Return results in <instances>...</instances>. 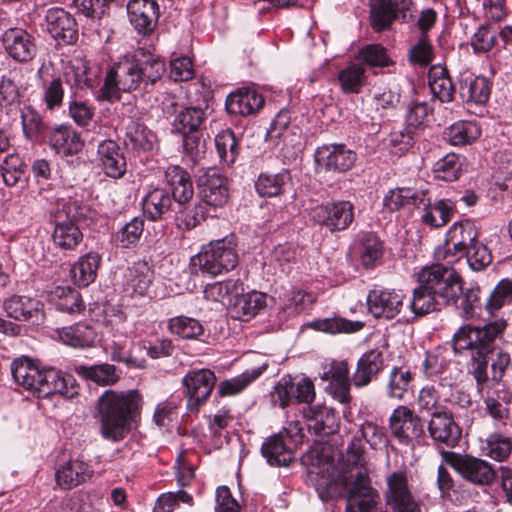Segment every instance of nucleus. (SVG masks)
<instances>
[{
  "mask_svg": "<svg viewBox=\"0 0 512 512\" xmlns=\"http://www.w3.org/2000/svg\"><path fill=\"white\" fill-rule=\"evenodd\" d=\"M52 239L57 247L63 250H74L83 241V233L76 223L56 221Z\"/></svg>",
  "mask_w": 512,
  "mask_h": 512,
  "instance_id": "nucleus-49",
  "label": "nucleus"
},
{
  "mask_svg": "<svg viewBox=\"0 0 512 512\" xmlns=\"http://www.w3.org/2000/svg\"><path fill=\"white\" fill-rule=\"evenodd\" d=\"M427 429L433 441L447 447L457 446L461 438V430L448 410L432 414Z\"/></svg>",
  "mask_w": 512,
  "mask_h": 512,
  "instance_id": "nucleus-20",
  "label": "nucleus"
},
{
  "mask_svg": "<svg viewBox=\"0 0 512 512\" xmlns=\"http://www.w3.org/2000/svg\"><path fill=\"white\" fill-rule=\"evenodd\" d=\"M462 160L461 156L448 153L434 164L435 178L447 182L457 180L462 172Z\"/></svg>",
  "mask_w": 512,
  "mask_h": 512,
  "instance_id": "nucleus-61",
  "label": "nucleus"
},
{
  "mask_svg": "<svg viewBox=\"0 0 512 512\" xmlns=\"http://www.w3.org/2000/svg\"><path fill=\"white\" fill-rule=\"evenodd\" d=\"M217 378L210 369L190 370L182 379L184 395L187 398V409L197 413L203 406L215 387Z\"/></svg>",
  "mask_w": 512,
  "mask_h": 512,
  "instance_id": "nucleus-8",
  "label": "nucleus"
},
{
  "mask_svg": "<svg viewBox=\"0 0 512 512\" xmlns=\"http://www.w3.org/2000/svg\"><path fill=\"white\" fill-rule=\"evenodd\" d=\"M290 181L291 174L287 169L275 174L262 172L255 181V189L261 197H276L283 194L285 185Z\"/></svg>",
  "mask_w": 512,
  "mask_h": 512,
  "instance_id": "nucleus-41",
  "label": "nucleus"
},
{
  "mask_svg": "<svg viewBox=\"0 0 512 512\" xmlns=\"http://www.w3.org/2000/svg\"><path fill=\"white\" fill-rule=\"evenodd\" d=\"M307 419V428L315 435H330L336 431V417L333 411L326 407H319L317 409L308 408L304 412Z\"/></svg>",
  "mask_w": 512,
  "mask_h": 512,
  "instance_id": "nucleus-42",
  "label": "nucleus"
},
{
  "mask_svg": "<svg viewBox=\"0 0 512 512\" xmlns=\"http://www.w3.org/2000/svg\"><path fill=\"white\" fill-rule=\"evenodd\" d=\"M428 85L434 98L442 103L454 100L455 87L448 70L442 65H433L428 71Z\"/></svg>",
  "mask_w": 512,
  "mask_h": 512,
  "instance_id": "nucleus-35",
  "label": "nucleus"
},
{
  "mask_svg": "<svg viewBox=\"0 0 512 512\" xmlns=\"http://www.w3.org/2000/svg\"><path fill=\"white\" fill-rule=\"evenodd\" d=\"M384 254V243L374 232L359 234V258L365 269L375 268Z\"/></svg>",
  "mask_w": 512,
  "mask_h": 512,
  "instance_id": "nucleus-36",
  "label": "nucleus"
},
{
  "mask_svg": "<svg viewBox=\"0 0 512 512\" xmlns=\"http://www.w3.org/2000/svg\"><path fill=\"white\" fill-rule=\"evenodd\" d=\"M4 50L15 62L27 64L38 54L36 37L22 28H9L2 36Z\"/></svg>",
  "mask_w": 512,
  "mask_h": 512,
  "instance_id": "nucleus-13",
  "label": "nucleus"
},
{
  "mask_svg": "<svg viewBox=\"0 0 512 512\" xmlns=\"http://www.w3.org/2000/svg\"><path fill=\"white\" fill-rule=\"evenodd\" d=\"M512 301V280L502 279L490 292L485 300L484 311L494 317L508 303Z\"/></svg>",
  "mask_w": 512,
  "mask_h": 512,
  "instance_id": "nucleus-57",
  "label": "nucleus"
},
{
  "mask_svg": "<svg viewBox=\"0 0 512 512\" xmlns=\"http://www.w3.org/2000/svg\"><path fill=\"white\" fill-rule=\"evenodd\" d=\"M102 262V256L95 251H90L73 264L71 275L75 285L79 287H87L93 283L98 274Z\"/></svg>",
  "mask_w": 512,
  "mask_h": 512,
  "instance_id": "nucleus-34",
  "label": "nucleus"
},
{
  "mask_svg": "<svg viewBox=\"0 0 512 512\" xmlns=\"http://www.w3.org/2000/svg\"><path fill=\"white\" fill-rule=\"evenodd\" d=\"M41 370L27 357L15 359L11 363V374L14 381L32 392L35 390Z\"/></svg>",
  "mask_w": 512,
  "mask_h": 512,
  "instance_id": "nucleus-47",
  "label": "nucleus"
},
{
  "mask_svg": "<svg viewBox=\"0 0 512 512\" xmlns=\"http://www.w3.org/2000/svg\"><path fill=\"white\" fill-rule=\"evenodd\" d=\"M21 124L26 139L38 142L48 136V126L42 115L31 105L21 109Z\"/></svg>",
  "mask_w": 512,
  "mask_h": 512,
  "instance_id": "nucleus-40",
  "label": "nucleus"
},
{
  "mask_svg": "<svg viewBox=\"0 0 512 512\" xmlns=\"http://www.w3.org/2000/svg\"><path fill=\"white\" fill-rule=\"evenodd\" d=\"M389 429L392 437L400 444L410 445L419 442L425 435L422 419L406 406H398L389 417Z\"/></svg>",
  "mask_w": 512,
  "mask_h": 512,
  "instance_id": "nucleus-9",
  "label": "nucleus"
},
{
  "mask_svg": "<svg viewBox=\"0 0 512 512\" xmlns=\"http://www.w3.org/2000/svg\"><path fill=\"white\" fill-rule=\"evenodd\" d=\"M264 105L263 96L253 88L242 87L231 92L225 107L229 114L249 116L257 113Z\"/></svg>",
  "mask_w": 512,
  "mask_h": 512,
  "instance_id": "nucleus-24",
  "label": "nucleus"
},
{
  "mask_svg": "<svg viewBox=\"0 0 512 512\" xmlns=\"http://www.w3.org/2000/svg\"><path fill=\"white\" fill-rule=\"evenodd\" d=\"M215 146L223 165L231 166L235 163L240 154V146L232 130L219 132L215 137Z\"/></svg>",
  "mask_w": 512,
  "mask_h": 512,
  "instance_id": "nucleus-53",
  "label": "nucleus"
},
{
  "mask_svg": "<svg viewBox=\"0 0 512 512\" xmlns=\"http://www.w3.org/2000/svg\"><path fill=\"white\" fill-rule=\"evenodd\" d=\"M58 335L65 345L74 348L89 347L95 340L93 328L86 323H77L69 327H64L58 331Z\"/></svg>",
  "mask_w": 512,
  "mask_h": 512,
  "instance_id": "nucleus-50",
  "label": "nucleus"
},
{
  "mask_svg": "<svg viewBox=\"0 0 512 512\" xmlns=\"http://www.w3.org/2000/svg\"><path fill=\"white\" fill-rule=\"evenodd\" d=\"M478 238L479 230L473 221L456 222L447 231L445 246L437 249L436 257L452 264L464 257L467 249L479 241Z\"/></svg>",
  "mask_w": 512,
  "mask_h": 512,
  "instance_id": "nucleus-6",
  "label": "nucleus"
},
{
  "mask_svg": "<svg viewBox=\"0 0 512 512\" xmlns=\"http://www.w3.org/2000/svg\"><path fill=\"white\" fill-rule=\"evenodd\" d=\"M206 121V112L200 107H185L180 110L173 122L172 129L181 136L197 134Z\"/></svg>",
  "mask_w": 512,
  "mask_h": 512,
  "instance_id": "nucleus-37",
  "label": "nucleus"
},
{
  "mask_svg": "<svg viewBox=\"0 0 512 512\" xmlns=\"http://www.w3.org/2000/svg\"><path fill=\"white\" fill-rule=\"evenodd\" d=\"M46 30L58 44L70 45L78 39V25L75 18L60 7L46 11Z\"/></svg>",
  "mask_w": 512,
  "mask_h": 512,
  "instance_id": "nucleus-16",
  "label": "nucleus"
},
{
  "mask_svg": "<svg viewBox=\"0 0 512 512\" xmlns=\"http://www.w3.org/2000/svg\"><path fill=\"white\" fill-rule=\"evenodd\" d=\"M142 403V396L137 390H106L96 405L102 437L113 442L123 440L132 421L140 413Z\"/></svg>",
  "mask_w": 512,
  "mask_h": 512,
  "instance_id": "nucleus-4",
  "label": "nucleus"
},
{
  "mask_svg": "<svg viewBox=\"0 0 512 512\" xmlns=\"http://www.w3.org/2000/svg\"><path fill=\"white\" fill-rule=\"evenodd\" d=\"M460 304L458 308L461 311L462 317L465 319H471L479 316L481 311L484 310V304L481 301V289L479 286H472L464 290L459 294Z\"/></svg>",
  "mask_w": 512,
  "mask_h": 512,
  "instance_id": "nucleus-63",
  "label": "nucleus"
},
{
  "mask_svg": "<svg viewBox=\"0 0 512 512\" xmlns=\"http://www.w3.org/2000/svg\"><path fill=\"white\" fill-rule=\"evenodd\" d=\"M418 282L410 307L419 316L438 311L448 304H456L462 292L461 276L452 267L442 264L422 268Z\"/></svg>",
  "mask_w": 512,
  "mask_h": 512,
  "instance_id": "nucleus-3",
  "label": "nucleus"
},
{
  "mask_svg": "<svg viewBox=\"0 0 512 512\" xmlns=\"http://www.w3.org/2000/svg\"><path fill=\"white\" fill-rule=\"evenodd\" d=\"M26 164L18 153H7L0 161L3 182L8 187L17 185L25 175Z\"/></svg>",
  "mask_w": 512,
  "mask_h": 512,
  "instance_id": "nucleus-55",
  "label": "nucleus"
},
{
  "mask_svg": "<svg viewBox=\"0 0 512 512\" xmlns=\"http://www.w3.org/2000/svg\"><path fill=\"white\" fill-rule=\"evenodd\" d=\"M55 307L58 311L75 314L84 309V304L78 290L72 287H57L54 291Z\"/></svg>",
  "mask_w": 512,
  "mask_h": 512,
  "instance_id": "nucleus-62",
  "label": "nucleus"
},
{
  "mask_svg": "<svg viewBox=\"0 0 512 512\" xmlns=\"http://www.w3.org/2000/svg\"><path fill=\"white\" fill-rule=\"evenodd\" d=\"M156 135L144 124L132 121L126 127L124 143L135 151H150L153 149Z\"/></svg>",
  "mask_w": 512,
  "mask_h": 512,
  "instance_id": "nucleus-46",
  "label": "nucleus"
},
{
  "mask_svg": "<svg viewBox=\"0 0 512 512\" xmlns=\"http://www.w3.org/2000/svg\"><path fill=\"white\" fill-rule=\"evenodd\" d=\"M127 15L137 33L148 36L157 26L159 5L156 0H129Z\"/></svg>",
  "mask_w": 512,
  "mask_h": 512,
  "instance_id": "nucleus-19",
  "label": "nucleus"
},
{
  "mask_svg": "<svg viewBox=\"0 0 512 512\" xmlns=\"http://www.w3.org/2000/svg\"><path fill=\"white\" fill-rule=\"evenodd\" d=\"M315 162L326 171L343 173L350 170L356 154L344 144H328L318 147L314 154Z\"/></svg>",
  "mask_w": 512,
  "mask_h": 512,
  "instance_id": "nucleus-18",
  "label": "nucleus"
},
{
  "mask_svg": "<svg viewBox=\"0 0 512 512\" xmlns=\"http://www.w3.org/2000/svg\"><path fill=\"white\" fill-rule=\"evenodd\" d=\"M78 385L71 374L64 373L55 368L41 370L34 393L39 398H47L58 394L66 398L78 395Z\"/></svg>",
  "mask_w": 512,
  "mask_h": 512,
  "instance_id": "nucleus-11",
  "label": "nucleus"
},
{
  "mask_svg": "<svg viewBox=\"0 0 512 512\" xmlns=\"http://www.w3.org/2000/svg\"><path fill=\"white\" fill-rule=\"evenodd\" d=\"M65 90L61 77H53L50 80H44L42 83V102L46 110L54 111L59 109L64 100Z\"/></svg>",
  "mask_w": 512,
  "mask_h": 512,
  "instance_id": "nucleus-64",
  "label": "nucleus"
},
{
  "mask_svg": "<svg viewBox=\"0 0 512 512\" xmlns=\"http://www.w3.org/2000/svg\"><path fill=\"white\" fill-rule=\"evenodd\" d=\"M243 290V283L240 279H227L206 285L204 297L210 301L231 304Z\"/></svg>",
  "mask_w": 512,
  "mask_h": 512,
  "instance_id": "nucleus-43",
  "label": "nucleus"
},
{
  "mask_svg": "<svg viewBox=\"0 0 512 512\" xmlns=\"http://www.w3.org/2000/svg\"><path fill=\"white\" fill-rule=\"evenodd\" d=\"M312 219L331 232L343 231L354 220V205L350 201H337L319 205L314 208Z\"/></svg>",
  "mask_w": 512,
  "mask_h": 512,
  "instance_id": "nucleus-14",
  "label": "nucleus"
},
{
  "mask_svg": "<svg viewBox=\"0 0 512 512\" xmlns=\"http://www.w3.org/2000/svg\"><path fill=\"white\" fill-rule=\"evenodd\" d=\"M404 295L400 290L374 288L367 295L369 312L375 318H395L402 310Z\"/></svg>",
  "mask_w": 512,
  "mask_h": 512,
  "instance_id": "nucleus-15",
  "label": "nucleus"
},
{
  "mask_svg": "<svg viewBox=\"0 0 512 512\" xmlns=\"http://www.w3.org/2000/svg\"><path fill=\"white\" fill-rule=\"evenodd\" d=\"M507 326L506 319L497 318L482 326L462 325L453 335V350L456 354L464 350L471 351V375L480 393L493 386L488 374L489 355L494 354V342L503 336Z\"/></svg>",
  "mask_w": 512,
  "mask_h": 512,
  "instance_id": "nucleus-2",
  "label": "nucleus"
},
{
  "mask_svg": "<svg viewBox=\"0 0 512 512\" xmlns=\"http://www.w3.org/2000/svg\"><path fill=\"white\" fill-rule=\"evenodd\" d=\"M384 368L383 352L377 348L366 351L357 362L352 383L357 388L370 384Z\"/></svg>",
  "mask_w": 512,
  "mask_h": 512,
  "instance_id": "nucleus-26",
  "label": "nucleus"
},
{
  "mask_svg": "<svg viewBox=\"0 0 512 512\" xmlns=\"http://www.w3.org/2000/svg\"><path fill=\"white\" fill-rule=\"evenodd\" d=\"M50 146L62 156L74 155L83 148L79 133L68 125H59L48 132Z\"/></svg>",
  "mask_w": 512,
  "mask_h": 512,
  "instance_id": "nucleus-29",
  "label": "nucleus"
},
{
  "mask_svg": "<svg viewBox=\"0 0 512 512\" xmlns=\"http://www.w3.org/2000/svg\"><path fill=\"white\" fill-rule=\"evenodd\" d=\"M232 239L223 238L204 245L192 258L193 266H198L202 274L217 276L233 270L238 264V254Z\"/></svg>",
  "mask_w": 512,
  "mask_h": 512,
  "instance_id": "nucleus-5",
  "label": "nucleus"
},
{
  "mask_svg": "<svg viewBox=\"0 0 512 512\" xmlns=\"http://www.w3.org/2000/svg\"><path fill=\"white\" fill-rule=\"evenodd\" d=\"M490 92L489 81L483 76L465 79L460 85V97L466 103L484 104L489 99Z\"/></svg>",
  "mask_w": 512,
  "mask_h": 512,
  "instance_id": "nucleus-51",
  "label": "nucleus"
},
{
  "mask_svg": "<svg viewBox=\"0 0 512 512\" xmlns=\"http://www.w3.org/2000/svg\"><path fill=\"white\" fill-rule=\"evenodd\" d=\"M165 179L175 207H186L193 200L194 188L189 173L180 166H169Z\"/></svg>",
  "mask_w": 512,
  "mask_h": 512,
  "instance_id": "nucleus-22",
  "label": "nucleus"
},
{
  "mask_svg": "<svg viewBox=\"0 0 512 512\" xmlns=\"http://www.w3.org/2000/svg\"><path fill=\"white\" fill-rule=\"evenodd\" d=\"M92 471L87 463L70 460L56 472V483L62 489H71L90 478Z\"/></svg>",
  "mask_w": 512,
  "mask_h": 512,
  "instance_id": "nucleus-38",
  "label": "nucleus"
},
{
  "mask_svg": "<svg viewBox=\"0 0 512 512\" xmlns=\"http://www.w3.org/2000/svg\"><path fill=\"white\" fill-rule=\"evenodd\" d=\"M167 328L171 334L183 339H196L204 333V327L200 321L183 315L170 318Z\"/></svg>",
  "mask_w": 512,
  "mask_h": 512,
  "instance_id": "nucleus-59",
  "label": "nucleus"
},
{
  "mask_svg": "<svg viewBox=\"0 0 512 512\" xmlns=\"http://www.w3.org/2000/svg\"><path fill=\"white\" fill-rule=\"evenodd\" d=\"M412 0H371V26L374 31L381 32L390 28L394 20L406 19Z\"/></svg>",
  "mask_w": 512,
  "mask_h": 512,
  "instance_id": "nucleus-17",
  "label": "nucleus"
},
{
  "mask_svg": "<svg viewBox=\"0 0 512 512\" xmlns=\"http://www.w3.org/2000/svg\"><path fill=\"white\" fill-rule=\"evenodd\" d=\"M424 190H416L410 187H398L387 192L383 199V206L391 211H398L404 207L413 205L420 207L424 203Z\"/></svg>",
  "mask_w": 512,
  "mask_h": 512,
  "instance_id": "nucleus-39",
  "label": "nucleus"
},
{
  "mask_svg": "<svg viewBox=\"0 0 512 512\" xmlns=\"http://www.w3.org/2000/svg\"><path fill=\"white\" fill-rule=\"evenodd\" d=\"M263 369H254L251 372L246 371L236 377L221 381L217 387V394L219 397L239 394L261 375Z\"/></svg>",
  "mask_w": 512,
  "mask_h": 512,
  "instance_id": "nucleus-60",
  "label": "nucleus"
},
{
  "mask_svg": "<svg viewBox=\"0 0 512 512\" xmlns=\"http://www.w3.org/2000/svg\"><path fill=\"white\" fill-rule=\"evenodd\" d=\"M97 157L106 176L113 179L122 178L127 170L124 153L119 144L113 140H103L98 144Z\"/></svg>",
  "mask_w": 512,
  "mask_h": 512,
  "instance_id": "nucleus-21",
  "label": "nucleus"
},
{
  "mask_svg": "<svg viewBox=\"0 0 512 512\" xmlns=\"http://www.w3.org/2000/svg\"><path fill=\"white\" fill-rule=\"evenodd\" d=\"M265 307L266 294L257 291H252L247 294L242 292L236 297L234 302V309L238 313V317L243 321L250 320Z\"/></svg>",
  "mask_w": 512,
  "mask_h": 512,
  "instance_id": "nucleus-52",
  "label": "nucleus"
},
{
  "mask_svg": "<svg viewBox=\"0 0 512 512\" xmlns=\"http://www.w3.org/2000/svg\"><path fill=\"white\" fill-rule=\"evenodd\" d=\"M424 213L421 220L426 225L433 228H439L446 225L456 212V203L451 199H435L431 200L428 190H424Z\"/></svg>",
  "mask_w": 512,
  "mask_h": 512,
  "instance_id": "nucleus-25",
  "label": "nucleus"
},
{
  "mask_svg": "<svg viewBox=\"0 0 512 512\" xmlns=\"http://www.w3.org/2000/svg\"><path fill=\"white\" fill-rule=\"evenodd\" d=\"M201 202L214 210L222 208L228 202L229 191L225 180L215 173L206 174L199 184Z\"/></svg>",
  "mask_w": 512,
  "mask_h": 512,
  "instance_id": "nucleus-28",
  "label": "nucleus"
},
{
  "mask_svg": "<svg viewBox=\"0 0 512 512\" xmlns=\"http://www.w3.org/2000/svg\"><path fill=\"white\" fill-rule=\"evenodd\" d=\"M4 310L16 321L39 323L43 317V303L33 297L14 295L4 301Z\"/></svg>",
  "mask_w": 512,
  "mask_h": 512,
  "instance_id": "nucleus-23",
  "label": "nucleus"
},
{
  "mask_svg": "<svg viewBox=\"0 0 512 512\" xmlns=\"http://www.w3.org/2000/svg\"><path fill=\"white\" fill-rule=\"evenodd\" d=\"M164 72L165 63L161 58L139 49L130 58L113 64L106 73L103 85L96 91L95 98L114 103L121 99V92L140 88L149 91L161 80Z\"/></svg>",
  "mask_w": 512,
  "mask_h": 512,
  "instance_id": "nucleus-1",
  "label": "nucleus"
},
{
  "mask_svg": "<svg viewBox=\"0 0 512 512\" xmlns=\"http://www.w3.org/2000/svg\"><path fill=\"white\" fill-rule=\"evenodd\" d=\"M307 326L316 331L334 335L340 333L358 332L364 327V323L361 321H351L343 317L335 316L332 318L313 320L309 322Z\"/></svg>",
  "mask_w": 512,
  "mask_h": 512,
  "instance_id": "nucleus-48",
  "label": "nucleus"
},
{
  "mask_svg": "<svg viewBox=\"0 0 512 512\" xmlns=\"http://www.w3.org/2000/svg\"><path fill=\"white\" fill-rule=\"evenodd\" d=\"M434 99H430L428 101H411L405 113V122L407 129V141L406 145H410L413 140L412 134L414 131L423 129L425 126L429 124L433 117L434 112Z\"/></svg>",
  "mask_w": 512,
  "mask_h": 512,
  "instance_id": "nucleus-31",
  "label": "nucleus"
},
{
  "mask_svg": "<svg viewBox=\"0 0 512 512\" xmlns=\"http://www.w3.org/2000/svg\"><path fill=\"white\" fill-rule=\"evenodd\" d=\"M154 272L147 262H136L125 274L127 289L138 295H145L152 283Z\"/></svg>",
  "mask_w": 512,
  "mask_h": 512,
  "instance_id": "nucleus-44",
  "label": "nucleus"
},
{
  "mask_svg": "<svg viewBox=\"0 0 512 512\" xmlns=\"http://www.w3.org/2000/svg\"><path fill=\"white\" fill-rule=\"evenodd\" d=\"M75 371L86 379L102 386L113 385L120 378L116 372V367L108 363L93 366L79 365L75 367Z\"/></svg>",
  "mask_w": 512,
  "mask_h": 512,
  "instance_id": "nucleus-56",
  "label": "nucleus"
},
{
  "mask_svg": "<svg viewBox=\"0 0 512 512\" xmlns=\"http://www.w3.org/2000/svg\"><path fill=\"white\" fill-rule=\"evenodd\" d=\"M366 70L361 64L352 63L338 74V81L344 93L357 94L366 84Z\"/></svg>",
  "mask_w": 512,
  "mask_h": 512,
  "instance_id": "nucleus-58",
  "label": "nucleus"
},
{
  "mask_svg": "<svg viewBox=\"0 0 512 512\" xmlns=\"http://www.w3.org/2000/svg\"><path fill=\"white\" fill-rule=\"evenodd\" d=\"M512 391L505 385L491 386L484 398L485 411L493 420L494 429L512 430V415L509 404Z\"/></svg>",
  "mask_w": 512,
  "mask_h": 512,
  "instance_id": "nucleus-12",
  "label": "nucleus"
},
{
  "mask_svg": "<svg viewBox=\"0 0 512 512\" xmlns=\"http://www.w3.org/2000/svg\"><path fill=\"white\" fill-rule=\"evenodd\" d=\"M186 207H176L175 219L180 227H184L186 230H191L198 226L207 216H212L210 210L205 208L204 204L200 201L199 203H193L185 205Z\"/></svg>",
  "mask_w": 512,
  "mask_h": 512,
  "instance_id": "nucleus-54",
  "label": "nucleus"
},
{
  "mask_svg": "<svg viewBox=\"0 0 512 512\" xmlns=\"http://www.w3.org/2000/svg\"><path fill=\"white\" fill-rule=\"evenodd\" d=\"M386 486L385 499L394 512H419L408 485L405 468L387 474Z\"/></svg>",
  "mask_w": 512,
  "mask_h": 512,
  "instance_id": "nucleus-10",
  "label": "nucleus"
},
{
  "mask_svg": "<svg viewBox=\"0 0 512 512\" xmlns=\"http://www.w3.org/2000/svg\"><path fill=\"white\" fill-rule=\"evenodd\" d=\"M65 77L68 83L81 90L94 89L100 83L98 70L91 68L89 62L83 58H74L69 62Z\"/></svg>",
  "mask_w": 512,
  "mask_h": 512,
  "instance_id": "nucleus-30",
  "label": "nucleus"
},
{
  "mask_svg": "<svg viewBox=\"0 0 512 512\" xmlns=\"http://www.w3.org/2000/svg\"><path fill=\"white\" fill-rule=\"evenodd\" d=\"M175 203L165 188H154L143 198V211L151 221L165 220L175 214Z\"/></svg>",
  "mask_w": 512,
  "mask_h": 512,
  "instance_id": "nucleus-27",
  "label": "nucleus"
},
{
  "mask_svg": "<svg viewBox=\"0 0 512 512\" xmlns=\"http://www.w3.org/2000/svg\"><path fill=\"white\" fill-rule=\"evenodd\" d=\"M442 457L445 463L452 467L462 479L471 484L489 485L496 478L493 466L483 459L452 451H444Z\"/></svg>",
  "mask_w": 512,
  "mask_h": 512,
  "instance_id": "nucleus-7",
  "label": "nucleus"
},
{
  "mask_svg": "<svg viewBox=\"0 0 512 512\" xmlns=\"http://www.w3.org/2000/svg\"><path fill=\"white\" fill-rule=\"evenodd\" d=\"M286 436L278 433L268 437L261 446V454L271 466H288L294 459V452L286 442Z\"/></svg>",
  "mask_w": 512,
  "mask_h": 512,
  "instance_id": "nucleus-33",
  "label": "nucleus"
},
{
  "mask_svg": "<svg viewBox=\"0 0 512 512\" xmlns=\"http://www.w3.org/2000/svg\"><path fill=\"white\" fill-rule=\"evenodd\" d=\"M480 448L484 456L497 462L505 461L512 453V429H494L482 441Z\"/></svg>",
  "mask_w": 512,
  "mask_h": 512,
  "instance_id": "nucleus-32",
  "label": "nucleus"
},
{
  "mask_svg": "<svg viewBox=\"0 0 512 512\" xmlns=\"http://www.w3.org/2000/svg\"><path fill=\"white\" fill-rule=\"evenodd\" d=\"M445 139L454 146L473 143L481 136V128L475 121L462 120L455 122L445 131Z\"/></svg>",
  "mask_w": 512,
  "mask_h": 512,
  "instance_id": "nucleus-45",
  "label": "nucleus"
}]
</instances>
